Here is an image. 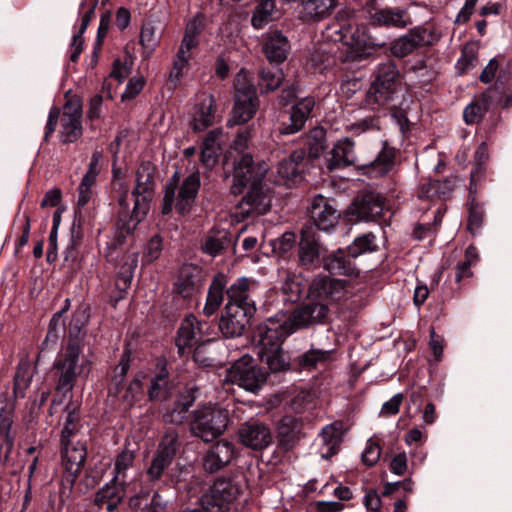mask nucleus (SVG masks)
Wrapping results in <instances>:
<instances>
[{
    "label": "nucleus",
    "mask_w": 512,
    "mask_h": 512,
    "mask_svg": "<svg viewBox=\"0 0 512 512\" xmlns=\"http://www.w3.org/2000/svg\"><path fill=\"white\" fill-rule=\"evenodd\" d=\"M328 305L311 302L295 309L291 314L277 313L258 327V355L274 371L285 370L288 360L282 350L286 337L300 328L322 323L328 316Z\"/></svg>",
    "instance_id": "1"
},
{
    "label": "nucleus",
    "mask_w": 512,
    "mask_h": 512,
    "mask_svg": "<svg viewBox=\"0 0 512 512\" xmlns=\"http://www.w3.org/2000/svg\"><path fill=\"white\" fill-rule=\"evenodd\" d=\"M153 167L150 163H143L136 173V186L132 192L134 206L130 214L128 186L121 180L113 182V189L118 192L119 215L116 223L115 240L113 246L122 245L126 236L131 235L137 225L145 218L149 210L150 192L153 190Z\"/></svg>",
    "instance_id": "2"
},
{
    "label": "nucleus",
    "mask_w": 512,
    "mask_h": 512,
    "mask_svg": "<svg viewBox=\"0 0 512 512\" xmlns=\"http://www.w3.org/2000/svg\"><path fill=\"white\" fill-rule=\"evenodd\" d=\"M267 169L253 166L252 156L245 154L234 167L233 181L230 191L234 195L242 193L243 188L251 185L247 194L238 205L239 213L244 217H255L265 214L271 207V196L261 185Z\"/></svg>",
    "instance_id": "3"
},
{
    "label": "nucleus",
    "mask_w": 512,
    "mask_h": 512,
    "mask_svg": "<svg viewBox=\"0 0 512 512\" xmlns=\"http://www.w3.org/2000/svg\"><path fill=\"white\" fill-rule=\"evenodd\" d=\"M54 367L58 377L57 390L69 392L73 389L77 377H88L92 361L83 354V349L77 340H70L55 361Z\"/></svg>",
    "instance_id": "4"
},
{
    "label": "nucleus",
    "mask_w": 512,
    "mask_h": 512,
    "mask_svg": "<svg viewBox=\"0 0 512 512\" xmlns=\"http://www.w3.org/2000/svg\"><path fill=\"white\" fill-rule=\"evenodd\" d=\"M324 36L333 42H342L355 50L360 57L370 53V50L376 46L367 33V27L364 24L357 23L354 19L347 22H336L328 26ZM384 44H377L382 47Z\"/></svg>",
    "instance_id": "5"
},
{
    "label": "nucleus",
    "mask_w": 512,
    "mask_h": 512,
    "mask_svg": "<svg viewBox=\"0 0 512 512\" xmlns=\"http://www.w3.org/2000/svg\"><path fill=\"white\" fill-rule=\"evenodd\" d=\"M228 420L225 409L212 405L203 406L194 411L190 431L204 442H210L224 433Z\"/></svg>",
    "instance_id": "6"
},
{
    "label": "nucleus",
    "mask_w": 512,
    "mask_h": 512,
    "mask_svg": "<svg viewBox=\"0 0 512 512\" xmlns=\"http://www.w3.org/2000/svg\"><path fill=\"white\" fill-rule=\"evenodd\" d=\"M32 377L29 362L21 361L14 375L12 393H9L8 387L5 391L0 392V428H12L15 402L25 397V392L31 384Z\"/></svg>",
    "instance_id": "7"
},
{
    "label": "nucleus",
    "mask_w": 512,
    "mask_h": 512,
    "mask_svg": "<svg viewBox=\"0 0 512 512\" xmlns=\"http://www.w3.org/2000/svg\"><path fill=\"white\" fill-rule=\"evenodd\" d=\"M200 187V175L198 172L191 173L181 184L177 191L176 184L170 182L165 189L162 213L168 214L175 206L180 215L190 212L195 202Z\"/></svg>",
    "instance_id": "8"
},
{
    "label": "nucleus",
    "mask_w": 512,
    "mask_h": 512,
    "mask_svg": "<svg viewBox=\"0 0 512 512\" xmlns=\"http://www.w3.org/2000/svg\"><path fill=\"white\" fill-rule=\"evenodd\" d=\"M399 72L392 62L379 65L376 79L372 83L366 98L367 105L374 109L375 106H387L393 100L397 92Z\"/></svg>",
    "instance_id": "9"
},
{
    "label": "nucleus",
    "mask_w": 512,
    "mask_h": 512,
    "mask_svg": "<svg viewBox=\"0 0 512 512\" xmlns=\"http://www.w3.org/2000/svg\"><path fill=\"white\" fill-rule=\"evenodd\" d=\"M235 103L232 118L228 125L243 124L251 120L259 106L258 97L254 86L249 82L248 75L241 70L235 81Z\"/></svg>",
    "instance_id": "10"
},
{
    "label": "nucleus",
    "mask_w": 512,
    "mask_h": 512,
    "mask_svg": "<svg viewBox=\"0 0 512 512\" xmlns=\"http://www.w3.org/2000/svg\"><path fill=\"white\" fill-rule=\"evenodd\" d=\"M227 381L249 391L257 392L266 382L267 374L248 354L235 361L227 370Z\"/></svg>",
    "instance_id": "11"
},
{
    "label": "nucleus",
    "mask_w": 512,
    "mask_h": 512,
    "mask_svg": "<svg viewBox=\"0 0 512 512\" xmlns=\"http://www.w3.org/2000/svg\"><path fill=\"white\" fill-rule=\"evenodd\" d=\"M211 325L207 321H200L194 315L187 316L181 323L176 345L179 350L197 346L194 352L195 361H199L200 345L212 340Z\"/></svg>",
    "instance_id": "12"
},
{
    "label": "nucleus",
    "mask_w": 512,
    "mask_h": 512,
    "mask_svg": "<svg viewBox=\"0 0 512 512\" xmlns=\"http://www.w3.org/2000/svg\"><path fill=\"white\" fill-rule=\"evenodd\" d=\"M346 284L345 280L318 275L310 283L309 296L317 300V303H325L329 306L346 296Z\"/></svg>",
    "instance_id": "13"
},
{
    "label": "nucleus",
    "mask_w": 512,
    "mask_h": 512,
    "mask_svg": "<svg viewBox=\"0 0 512 512\" xmlns=\"http://www.w3.org/2000/svg\"><path fill=\"white\" fill-rule=\"evenodd\" d=\"M435 40L436 36L432 30L418 26L395 39L391 45V53L395 57L403 58L422 46L433 44Z\"/></svg>",
    "instance_id": "14"
},
{
    "label": "nucleus",
    "mask_w": 512,
    "mask_h": 512,
    "mask_svg": "<svg viewBox=\"0 0 512 512\" xmlns=\"http://www.w3.org/2000/svg\"><path fill=\"white\" fill-rule=\"evenodd\" d=\"M257 281L249 277L237 278L227 289L226 306H237L248 313H255L256 306L251 295L257 288Z\"/></svg>",
    "instance_id": "15"
},
{
    "label": "nucleus",
    "mask_w": 512,
    "mask_h": 512,
    "mask_svg": "<svg viewBox=\"0 0 512 512\" xmlns=\"http://www.w3.org/2000/svg\"><path fill=\"white\" fill-rule=\"evenodd\" d=\"M383 207L382 197L375 192H369L358 196L347 213L351 221H370L381 215Z\"/></svg>",
    "instance_id": "16"
},
{
    "label": "nucleus",
    "mask_w": 512,
    "mask_h": 512,
    "mask_svg": "<svg viewBox=\"0 0 512 512\" xmlns=\"http://www.w3.org/2000/svg\"><path fill=\"white\" fill-rule=\"evenodd\" d=\"M86 447L83 443L63 445V465L65 473L63 476V484L66 483L64 489L71 491L74 482L80 473L86 460Z\"/></svg>",
    "instance_id": "17"
},
{
    "label": "nucleus",
    "mask_w": 512,
    "mask_h": 512,
    "mask_svg": "<svg viewBox=\"0 0 512 512\" xmlns=\"http://www.w3.org/2000/svg\"><path fill=\"white\" fill-rule=\"evenodd\" d=\"M82 107L78 100H70L63 107L61 116V141L75 142L82 135Z\"/></svg>",
    "instance_id": "18"
},
{
    "label": "nucleus",
    "mask_w": 512,
    "mask_h": 512,
    "mask_svg": "<svg viewBox=\"0 0 512 512\" xmlns=\"http://www.w3.org/2000/svg\"><path fill=\"white\" fill-rule=\"evenodd\" d=\"M253 315L254 313H248L237 306H226L225 314L219 320V330L226 338L239 337Z\"/></svg>",
    "instance_id": "19"
},
{
    "label": "nucleus",
    "mask_w": 512,
    "mask_h": 512,
    "mask_svg": "<svg viewBox=\"0 0 512 512\" xmlns=\"http://www.w3.org/2000/svg\"><path fill=\"white\" fill-rule=\"evenodd\" d=\"M315 102L313 98L305 97L292 106L289 117L279 126V132L282 135H291L299 132L309 118Z\"/></svg>",
    "instance_id": "20"
},
{
    "label": "nucleus",
    "mask_w": 512,
    "mask_h": 512,
    "mask_svg": "<svg viewBox=\"0 0 512 512\" xmlns=\"http://www.w3.org/2000/svg\"><path fill=\"white\" fill-rule=\"evenodd\" d=\"M309 216L319 230L328 231L338 223L340 214L325 197L318 195L312 200Z\"/></svg>",
    "instance_id": "21"
},
{
    "label": "nucleus",
    "mask_w": 512,
    "mask_h": 512,
    "mask_svg": "<svg viewBox=\"0 0 512 512\" xmlns=\"http://www.w3.org/2000/svg\"><path fill=\"white\" fill-rule=\"evenodd\" d=\"M370 23L374 26L393 27L403 29L412 24V19L406 8L384 7L375 9L369 16Z\"/></svg>",
    "instance_id": "22"
},
{
    "label": "nucleus",
    "mask_w": 512,
    "mask_h": 512,
    "mask_svg": "<svg viewBox=\"0 0 512 512\" xmlns=\"http://www.w3.org/2000/svg\"><path fill=\"white\" fill-rule=\"evenodd\" d=\"M240 441L254 450H262L272 442V433L268 426L259 422H247L239 431Z\"/></svg>",
    "instance_id": "23"
},
{
    "label": "nucleus",
    "mask_w": 512,
    "mask_h": 512,
    "mask_svg": "<svg viewBox=\"0 0 512 512\" xmlns=\"http://www.w3.org/2000/svg\"><path fill=\"white\" fill-rule=\"evenodd\" d=\"M325 252L326 250L320 244L317 235L311 229L302 231L298 255L299 261L303 266L318 265Z\"/></svg>",
    "instance_id": "24"
},
{
    "label": "nucleus",
    "mask_w": 512,
    "mask_h": 512,
    "mask_svg": "<svg viewBox=\"0 0 512 512\" xmlns=\"http://www.w3.org/2000/svg\"><path fill=\"white\" fill-rule=\"evenodd\" d=\"M277 437L281 446L292 449L305 437L302 419L291 415L282 417L277 426Z\"/></svg>",
    "instance_id": "25"
},
{
    "label": "nucleus",
    "mask_w": 512,
    "mask_h": 512,
    "mask_svg": "<svg viewBox=\"0 0 512 512\" xmlns=\"http://www.w3.org/2000/svg\"><path fill=\"white\" fill-rule=\"evenodd\" d=\"M233 456V444L229 441L221 440L207 451L203 461L204 469L209 473H214L229 464Z\"/></svg>",
    "instance_id": "26"
},
{
    "label": "nucleus",
    "mask_w": 512,
    "mask_h": 512,
    "mask_svg": "<svg viewBox=\"0 0 512 512\" xmlns=\"http://www.w3.org/2000/svg\"><path fill=\"white\" fill-rule=\"evenodd\" d=\"M227 136L221 129H215L208 133L203 141L200 160L207 168H212L218 161L222 146L226 143Z\"/></svg>",
    "instance_id": "27"
},
{
    "label": "nucleus",
    "mask_w": 512,
    "mask_h": 512,
    "mask_svg": "<svg viewBox=\"0 0 512 512\" xmlns=\"http://www.w3.org/2000/svg\"><path fill=\"white\" fill-rule=\"evenodd\" d=\"M126 484L121 481L111 479L103 488H101L95 498V503L100 508H105L108 512L114 511L122 502L125 496Z\"/></svg>",
    "instance_id": "28"
},
{
    "label": "nucleus",
    "mask_w": 512,
    "mask_h": 512,
    "mask_svg": "<svg viewBox=\"0 0 512 512\" xmlns=\"http://www.w3.org/2000/svg\"><path fill=\"white\" fill-rule=\"evenodd\" d=\"M289 49V41L281 32L274 31L266 36L263 51L270 62L281 63L286 60Z\"/></svg>",
    "instance_id": "29"
},
{
    "label": "nucleus",
    "mask_w": 512,
    "mask_h": 512,
    "mask_svg": "<svg viewBox=\"0 0 512 512\" xmlns=\"http://www.w3.org/2000/svg\"><path fill=\"white\" fill-rule=\"evenodd\" d=\"M356 155L354 143L348 138L339 140L331 151V157L327 161V168L335 170L355 164Z\"/></svg>",
    "instance_id": "30"
},
{
    "label": "nucleus",
    "mask_w": 512,
    "mask_h": 512,
    "mask_svg": "<svg viewBox=\"0 0 512 512\" xmlns=\"http://www.w3.org/2000/svg\"><path fill=\"white\" fill-rule=\"evenodd\" d=\"M321 448L320 453L322 458L328 459L335 455L342 441V424L334 422L325 426L320 435Z\"/></svg>",
    "instance_id": "31"
},
{
    "label": "nucleus",
    "mask_w": 512,
    "mask_h": 512,
    "mask_svg": "<svg viewBox=\"0 0 512 512\" xmlns=\"http://www.w3.org/2000/svg\"><path fill=\"white\" fill-rule=\"evenodd\" d=\"M226 285L227 278L224 274L219 273L213 278L203 307V313L206 316H212L221 306Z\"/></svg>",
    "instance_id": "32"
},
{
    "label": "nucleus",
    "mask_w": 512,
    "mask_h": 512,
    "mask_svg": "<svg viewBox=\"0 0 512 512\" xmlns=\"http://www.w3.org/2000/svg\"><path fill=\"white\" fill-rule=\"evenodd\" d=\"M200 286V275L196 267L184 266L180 270L175 291L184 298L192 296Z\"/></svg>",
    "instance_id": "33"
},
{
    "label": "nucleus",
    "mask_w": 512,
    "mask_h": 512,
    "mask_svg": "<svg viewBox=\"0 0 512 512\" xmlns=\"http://www.w3.org/2000/svg\"><path fill=\"white\" fill-rule=\"evenodd\" d=\"M215 100L212 95H206L195 107L193 115V128L196 131H202L213 125L215 120L214 111Z\"/></svg>",
    "instance_id": "34"
},
{
    "label": "nucleus",
    "mask_w": 512,
    "mask_h": 512,
    "mask_svg": "<svg viewBox=\"0 0 512 512\" xmlns=\"http://www.w3.org/2000/svg\"><path fill=\"white\" fill-rule=\"evenodd\" d=\"M496 89H488L483 93L481 99L476 103L468 105L463 112L464 120L467 124L478 123L485 113L488 111L490 104L497 101V97L494 95Z\"/></svg>",
    "instance_id": "35"
},
{
    "label": "nucleus",
    "mask_w": 512,
    "mask_h": 512,
    "mask_svg": "<svg viewBox=\"0 0 512 512\" xmlns=\"http://www.w3.org/2000/svg\"><path fill=\"white\" fill-rule=\"evenodd\" d=\"M324 268L331 274L352 276L356 274L350 258L342 250H337L323 257Z\"/></svg>",
    "instance_id": "36"
},
{
    "label": "nucleus",
    "mask_w": 512,
    "mask_h": 512,
    "mask_svg": "<svg viewBox=\"0 0 512 512\" xmlns=\"http://www.w3.org/2000/svg\"><path fill=\"white\" fill-rule=\"evenodd\" d=\"M195 396L192 391H187L185 395L175 402L174 407L167 411L163 418L166 423L181 424L186 419V413L193 405Z\"/></svg>",
    "instance_id": "37"
},
{
    "label": "nucleus",
    "mask_w": 512,
    "mask_h": 512,
    "mask_svg": "<svg viewBox=\"0 0 512 512\" xmlns=\"http://www.w3.org/2000/svg\"><path fill=\"white\" fill-rule=\"evenodd\" d=\"M394 156L393 149L383 148L377 158L369 165L367 174L375 178L386 175L393 167Z\"/></svg>",
    "instance_id": "38"
},
{
    "label": "nucleus",
    "mask_w": 512,
    "mask_h": 512,
    "mask_svg": "<svg viewBox=\"0 0 512 512\" xmlns=\"http://www.w3.org/2000/svg\"><path fill=\"white\" fill-rule=\"evenodd\" d=\"M304 151H294L288 158L279 162L277 167L278 175L285 181L294 180L299 172V164L304 160Z\"/></svg>",
    "instance_id": "39"
},
{
    "label": "nucleus",
    "mask_w": 512,
    "mask_h": 512,
    "mask_svg": "<svg viewBox=\"0 0 512 512\" xmlns=\"http://www.w3.org/2000/svg\"><path fill=\"white\" fill-rule=\"evenodd\" d=\"M168 372L164 363H160L158 372L151 380L148 395L151 400L165 399L169 394Z\"/></svg>",
    "instance_id": "40"
},
{
    "label": "nucleus",
    "mask_w": 512,
    "mask_h": 512,
    "mask_svg": "<svg viewBox=\"0 0 512 512\" xmlns=\"http://www.w3.org/2000/svg\"><path fill=\"white\" fill-rule=\"evenodd\" d=\"M135 452L125 449L119 453L115 460L114 465V481H121L127 484L128 475L134 467Z\"/></svg>",
    "instance_id": "41"
},
{
    "label": "nucleus",
    "mask_w": 512,
    "mask_h": 512,
    "mask_svg": "<svg viewBox=\"0 0 512 512\" xmlns=\"http://www.w3.org/2000/svg\"><path fill=\"white\" fill-rule=\"evenodd\" d=\"M337 5V0H307L304 3L306 16L313 19H322Z\"/></svg>",
    "instance_id": "42"
},
{
    "label": "nucleus",
    "mask_w": 512,
    "mask_h": 512,
    "mask_svg": "<svg viewBox=\"0 0 512 512\" xmlns=\"http://www.w3.org/2000/svg\"><path fill=\"white\" fill-rule=\"evenodd\" d=\"M160 38L161 34L157 24L148 21L142 25L140 43L148 53L155 50L159 44Z\"/></svg>",
    "instance_id": "43"
},
{
    "label": "nucleus",
    "mask_w": 512,
    "mask_h": 512,
    "mask_svg": "<svg viewBox=\"0 0 512 512\" xmlns=\"http://www.w3.org/2000/svg\"><path fill=\"white\" fill-rule=\"evenodd\" d=\"M275 9V0H261L255 8L251 23L254 28L261 29L272 19V13Z\"/></svg>",
    "instance_id": "44"
},
{
    "label": "nucleus",
    "mask_w": 512,
    "mask_h": 512,
    "mask_svg": "<svg viewBox=\"0 0 512 512\" xmlns=\"http://www.w3.org/2000/svg\"><path fill=\"white\" fill-rule=\"evenodd\" d=\"M228 241V233L226 230L212 232L206 237L202 249L205 253L215 257L221 253Z\"/></svg>",
    "instance_id": "45"
},
{
    "label": "nucleus",
    "mask_w": 512,
    "mask_h": 512,
    "mask_svg": "<svg viewBox=\"0 0 512 512\" xmlns=\"http://www.w3.org/2000/svg\"><path fill=\"white\" fill-rule=\"evenodd\" d=\"M284 79V75L279 68H264L260 72V88L263 92H269L277 89Z\"/></svg>",
    "instance_id": "46"
},
{
    "label": "nucleus",
    "mask_w": 512,
    "mask_h": 512,
    "mask_svg": "<svg viewBox=\"0 0 512 512\" xmlns=\"http://www.w3.org/2000/svg\"><path fill=\"white\" fill-rule=\"evenodd\" d=\"M326 133L321 127H315L310 130L307 135V145L309 148V155L312 158H318L325 150Z\"/></svg>",
    "instance_id": "47"
},
{
    "label": "nucleus",
    "mask_w": 512,
    "mask_h": 512,
    "mask_svg": "<svg viewBox=\"0 0 512 512\" xmlns=\"http://www.w3.org/2000/svg\"><path fill=\"white\" fill-rule=\"evenodd\" d=\"M375 236L372 233L364 234L354 240L349 246V255L357 257L363 253L376 249Z\"/></svg>",
    "instance_id": "48"
},
{
    "label": "nucleus",
    "mask_w": 512,
    "mask_h": 512,
    "mask_svg": "<svg viewBox=\"0 0 512 512\" xmlns=\"http://www.w3.org/2000/svg\"><path fill=\"white\" fill-rule=\"evenodd\" d=\"M143 397V386L139 378L133 379L125 388L121 400L126 407L134 406Z\"/></svg>",
    "instance_id": "49"
},
{
    "label": "nucleus",
    "mask_w": 512,
    "mask_h": 512,
    "mask_svg": "<svg viewBox=\"0 0 512 512\" xmlns=\"http://www.w3.org/2000/svg\"><path fill=\"white\" fill-rule=\"evenodd\" d=\"M330 353L320 349H310L299 358V365L304 369H312L327 360Z\"/></svg>",
    "instance_id": "50"
},
{
    "label": "nucleus",
    "mask_w": 512,
    "mask_h": 512,
    "mask_svg": "<svg viewBox=\"0 0 512 512\" xmlns=\"http://www.w3.org/2000/svg\"><path fill=\"white\" fill-rule=\"evenodd\" d=\"M178 434L174 430L167 431L159 445L157 453L171 460L178 449Z\"/></svg>",
    "instance_id": "51"
},
{
    "label": "nucleus",
    "mask_w": 512,
    "mask_h": 512,
    "mask_svg": "<svg viewBox=\"0 0 512 512\" xmlns=\"http://www.w3.org/2000/svg\"><path fill=\"white\" fill-rule=\"evenodd\" d=\"M281 290L284 295V300L289 302H297L303 294L302 284L293 278H287L283 282Z\"/></svg>",
    "instance_id": "52"
},
{
    "label": "nucleus",
    "mask_w": 512,
    "mask_h": 512,
    "mask_svg": "<svg viewBox=\"0 0 512 512\" xmlns=\"http://www.w3.org/2000/svg\"><path fill=\"white\" fill-rule=\"evenodd\" d=\"M88 318L89 314L87 312V308L78 310L74 313L69 325L70 340H76V338H78Z\"/></svg>",
    "instance_id": "53"
},
{
    "label": "nucleus",
    "mask_w": 512,
    "mask_h": 512,
    "mask_svg": "<svg viewBox=\"0 0 512 512\" xmlns=\"http://www.w3.org/2000/svg\"><path fill=\"white\" fill-rule=\"evenodd\" d=\"M162 249V238L160 235H154L147 243L143 253V259L148 263L155 261L161 255Z\"/></svg>",
    "instance_id": "54"
},
{
    "label": "nucleus",
    "mask_w": 512,
    "mask_h": 512,
    "mask_svg": "<svg viewBox=\"0 0 512 512\" xmlns=\"http://www.w3.org/2000/svg\"><path fill=\"white\" fill-rule=\"evenodd\" d=\"M172 460L162 456L160 454H156L150 467L147 470V474L151 480H157L163 474L165 468L171 464Z\"/></svg>",
    "instance_id": "55"
},
{
    "label": "nucleus",
    "mask_w": 512,
    "mask_h": 512,
    "mask_svg": "<svg viewBox=\"0 0 512 512\" xmlns=\"http://www.w3.org/2000/svg\"><path fill=\"white\" fill-rule=\"evenodd\" d=\"M14 438L11 428H0V462H5L13 448Z\"/></svg>",
    "instance_id": "56"
},
{
    "label": "nucleus",
    "mask_w": 512,
    "mask_h": 512,
    "mask_svg": "<svg viewBox=\"0 0 512 512\" xmlns=\"http://www.w3.org/2000/svg\"><path fill=\"white\" fill-rule=\"evenodd\" d=\"M380 455L381 448L379 444L369 439L362 453V461L368 466H373L379 461Z\"/></svg>",
    "instance_id": "57"
},
{
    "label": "nucleus",
    "mask_w": 512,
    "mask_h": 512,
    "mask_svg": "<svg viewBox=\"0 0 512 512\" xmlns=\"http://www.w3.org/2000/svg\"><path fill=\"white\" fill-rule=\"evenodd\" d=\"M476 61V52L473 45L463 47L461 57L457 61V68L462 73L470 67L474 66Z\"/></svg>",
    "instance_id": "58"
},
{
    "label": "nucleus",
    "mask_w": 512,
    "mask_h": 512,
    "mask_svg": "<svg viewBox=\"0 0 512 512\" xmlns=\"http://www.w3.org/2000/svg\"><path fill=\"white\" fill-rule=\"evenodd\" d=\"M189 58H186L180 54L176 55V58L173 62L170 74H169V81L172 82L174 85H176L179 80L183 76V71L188 65Z\"/></svg>",
    "instance_id": "59"
},
{
    "label": "nucleus",
    "mask_w": 512,
    "mask_h": 512,
    "mask_svg": "<svg viewBox=\"0 0 512 512\" xmlns=\"http://www.w3.org/2000/svg\"><path fill=\"white\" fill-rule=\"evenodd\" d=\"M296 243V236L293 232H285L273 243L274 251L287 253L293 249Z\"/></svg>",
    "instance_id": "60"
},
{
    "label": "nucleus",
    "mask_w": 512,
    "mask_h": 512,
    "mask_svg": "<svg viewBox=\"0 0 512 512\" xmlns=\"http://www.w3.org/2000/svg\"><path fill=\"white\" fill-rule=\"evenodd\" d=\"M144 86L142 77H135L129 80L126 85L125 91L122 94V100H131L138 95Z\"/></svg>",
    "instance_id": "61"
},
{
    "label": "nucleus",
    "mask_w": 512,
    "mask_h": 512,
    "mask_svg": "<svg viewBox=\"0 0 512 512\" xmlns=\"http://www.w3.org/2000/svg\"><path fill=\"white\" fill-rule=\"evenodd\" d=\"M251 137V128H245L244 130L240 131L232 143V149L235 151L243 152L248 147V143Z\"/></svg>",
    "instance_id": "62"
},
{
    "label": "nucleus",
    "mask_w": 512,
    "mask_h": 512,
    "mask_svg": "<svg viewBox=\"0 0 512 512\" xmlns=\"http://www.w3.org/2000/svg\"><path fill=\"white\" fill-rule=\"evenodd\" d=\"M138 258L137 254L133 253L130 256V262L125 263L119 272L120 278L124 281V284H130L132 278H133V271L137 267Z\"/></svg>",
    "instance_id": "63"
},
{
    "label": "nucleus",
    "mask_w": 512,
    "mask_h": 512,
    "mask_svg": "<svg viewBox=\"0 0 512 512\" xmlns=\"http://www.w3.org/2000/svg\"><path fill=\"white\" fill-rule=\"evenodd\" d=\"M499 68V63L497 58H492L488 64L484 67L480 74V81L488 84L492 82V80L496 77V72Z\"/></svg>",
    "instance_id": "64"
}]
</instances>
